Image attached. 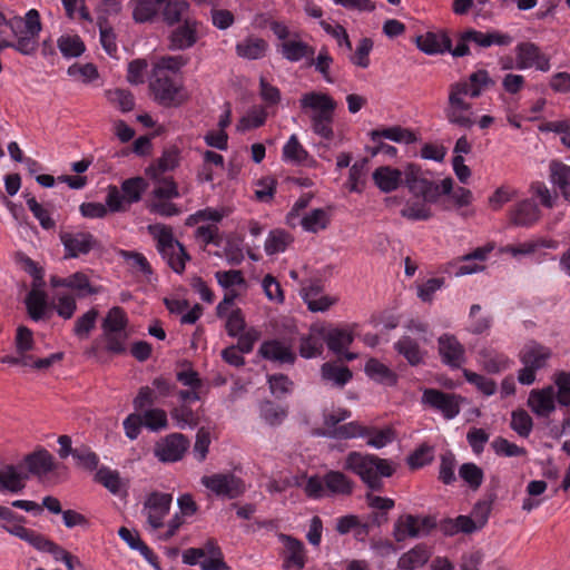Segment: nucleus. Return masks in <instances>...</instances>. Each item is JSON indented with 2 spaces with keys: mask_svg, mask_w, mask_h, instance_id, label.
Segmentation results:
<instances>
[{
  "mask_svg": "<svg viewBox=\"0 0 570 570\" xmlns=\"http://www.w3.org/2000/svg\"><path fill=\"white\" fill-rule=\"evenodd\" d=\"M278 50L282 57L291 62H297L302 59H308L314 57L315 49L307 42L297 39V35L294 39L283 41L278 46Z\"/></svg>",
  "mask_w": 570,
  "mask_h": 570,
  "instance_id": "393cba45",
  "label": "nucleus"
},
{
  "mask_svg": "<svg viewBox=\"0 0 570 570\" xmlns=\"http://www.w3.org/2000/svg\"><path fill=\"white\" fill-rule=\"evenodd\" d=\"M321 375L324 381L332 382L337 387H343L353 376L347 366L337 365L331 362H326L322 365Z\"/></svg>",
  "mask_w": 570,
  "mask_h": 570,
  "instance_id": "e433bc0d",
  "label": "nucleus"
},
{
  "mask_svg": "<svg viewBox=\"0 0 570 570\" xmlns=\"http://www.w3.org/2000/svg\"><path fill=\"white\" fill-rule=\"evenodd\" d=\"M330 218L327 213L322 208L311 210L302 218V226L306 232L317 233L325 229L328 225Z\"/></svg>",
  "mask_w": 570,
  "mask_h": 570,
  "instance_id": "603ef678",
  "label": "nucleus"
},
{
  "mask_svg": "<svg viewBox=\"0 0 570 570\" xmlns=\"http://www.w3.org/2000/svg\"><path fill=\"white\" fill-rule=\"evenodd\" d=\"M404 173L390 166L376 168L372 175L375 185L384 193L395 190L402 183Z\"/></svg>",
  "mask_w": 570,
  "mask_h": 570,
  "instance_id": "cd10ccee",
  "label": "nucleus"
},
{
  "mask_svg": "<svg viewBox=\"0 0 570 570\" xmlns=\"http://www.w3.org/2000/svg\"><path fill=\"white\" fill-rule=\"evenodd\" d=\"M466 96H469L466 81H456L451 83L449 87L446 107H472V105L465 100Z\"/></svg>",
  "mask_w": 570,
  "mask_h": 570,
  "instance_id": "680f3d73",
  "label": "nucleus"
},
{
  "mask_svg": "<svg viewBox=\"0 0 570 570\" xmlns=\"http://www.w3.org/2000/svg\"><path fill=\"white\" fill-rule=\"evenodd\" d=\"M69 288L78 292V296L82 297L86 295H94L99 292L98 287H94L88 276L82 272H76L75 274L68 276Z\"/></svg>",
  "mask_w": 570,
  "mask_h": 570,
  "instance_id": "69168bd1",
  "label": "nucleus"
},
{
  "mask_svg": "<svg viewBox=\"0 0 570 570\" xmlns=\"http://www.w3.org/2000/svg\"><path fill=\"white\" fill-rule=\"evenodd\" d=\"M171 502L170 493L154 491L146 497L142 513L151 529L157 530L164 527V519L170 511Z\"/></svg>",
  "mask_w": 570,
  "mask_h": 570,
  "instance_id": "0eeeda50",
  "label": "nucleus"
},
{
  "mask_svg": "<svg viewBox=\"0 0 570 570\" xmlns=\"http://www.w3.org/2000/svg\"><path fill=\"white\" fill-rule=\"evenodd\" d=\"M459 475L472 490H478L483 482V471L474 463H464L459 469Z\"/></svg>",
  "mask_w": 570,
  "mask_h": 570,
  "instance_id": "774afa93",
  "label": "nucleus"
},
{
  "mask_svg": "<svg viewBox=\"0 0 570 570\" xmlns=\"http://www.w3.org/2000/svg\"><path fill=\"white\" fill-rule=\"evenodd\" d=\"M41 288L32 287L24 301L28 314L33 321L41 320L47 308V295Z\"/></svg>",
  "mask_w": 570,
  "mask_h": 570,
  "instance_id": "58836bf2",
  "label": "nucleus"
},
{
  "mask_svg": "<svg viewBox=\"0 0 570 570\" xmlns=\"http://www.w3.org/2000/svg\"><path fill=\"white\" fill-rule=\"evenodd\" d=\"M308 157V153L301 145L296 135H292L283 148V158L286 161L299 165Z\"/></svg>",
  "mask_w": 570,
  "mask_h": 570,
  "instance_id": "864d4df0",
  "label": "nucleus"
},
{
  "mask_svg": "<svg viewBox=\"0 0 570 570\" xmlns=\"http://www.w3.org/2000/svg\"><path fill=\"white\" fill-rule=\"evenodd\" d=\"M26 203L29 210L39 220V224L45 229H53L56 222L50 217L47 208H45L37 199L31 195H26Z\"/></svg>",
  "mask_w": 570,
  "mask_h": 570,
  "instance_id": "6e6d98bb",
  "label": "nucleus"
},
{
  "mask_svg": "<svg viewBox=\"0 0 570 570\" xmlns=\"http://www.w3.org/2000/svg\"><path fill=\"white\" fill-rule=\"evenodd\" d=\"M404 184L409 190L423 197L424 202L436 203L440 197L439 185L424 177L422 168L413 163L404 167Z\"/></svg>",
  "mask_w": 570,
  "mask_h": 570,
  "instance_id": "20e7f679",
  "label": "nucleus"
},
{
  "mask_svg": "<svg viewBox=\"0 0 570 570\" xmlns=\"http://www.w3.org/2000/svg\"><path fill=\"white\" fill-rule=\"evenodd\" d=\"M492 86H494V80L485 69H480L471 73L469 76V81H466V89L469 91V97L471 98L480 97L484 89Z\"/></svg>",
  "mask_w": 570,
  "mask_h": 570,
  "instance_id": "a18cd8bd",
  "label": "nucleus"
},
{
  "mask_svg": "<svg viewBox=\"0 0 570 570\" xmlns=\"http://www.w3.org/2000/svg\"><path fill=\"white\" fill-rule=\"evenodd\" d=\"M551 357L550 348L537 343L529 342L520 351V361L523 365H529L535 370L546 366L547 361Z\"/></svg>",
  "mask_w": 570,
  "mask_h": 570,
  "instance_id": "b1692460",
  "label": "nucleus"
},
{
  "mask_svg": "<svg viewBox=\"0 0 570 570\" xmlns=\"http://www.w3.org/2000/svg\"><path fill=\"white\" fill-rule=\"evenodd\" d=\"M417 48L426 55L443 53L451 50V39L446 33L426 32L415 39Z\"/></svg>",
  "mask_w": 570,
  "mask_h": 570,
  "instance_id": "a878e982",
  "label": "nucleus"
},
{
  "mask_svg": "<svg viewBox=\"0 0 570 570\" xmlns=\"http://www.w3.org/2000/svg\"><path fill=\"white\" fill-rule=\"evenodd\" d=\"M170 416L181 430L187 426H197L200 420L198 411H194L189 404H179L173 407L170 410Z\"/></svg>",
  "mask_w": 570,
  "mask_h": 570,
  "instance_id": "a19ab883",
  "label": "nucleus"
},
{
  "mask_svg": "<svg viewBox=\"0 0 570 570\" xmlns=\"http://www.w3.org/2000/svg\"><path fill=\"white\" fill-rule=\"evenodd\" d=\"M480 364L488 373L497 374L507 370L510 365V360L494 351L483 350L479 353Z\"/></svg>",
  "mask_w": 570,
  "mask_h": 570,
  "instance_id": "ea45409f",
  "label": "nucleus"
},
{
  "mask_svg": "<svg viewBox=\"0 0 570 570\" xmlns=\"http://www.w3.org/2000/svg\"><path fill=\"white\" fill-rule=\"evenodd\" d=\"M28 473L18 470L13 464H6L0 469V493H20L26 488Z\"/></svg>",
  "mask_w": 570,
  "mask_h": 570,
  "instance_id": "6ab92c4d",
  "label": "nucleus"
},
{
  "mask_svg": "<svg viewBox=\"0 0 570 570\" xmlns=\"http://www.w3.org/2000/svg\"><path fill=\"white\" fill-rule=\"evenodd\" d=\"M324 484L331 495L348 497L355 488V482L350 476L336 470H331L324 474Z\"/></svg>",
  "mask_w": 570,
  "mask_h": 570,
  "instance_id": "5701e85b",
  "label": "nucleus"
},
{
  "mask_svg": "<svg viewBox=\"0 0 570 570\" xmlns=\"http://www.w3.org/2000/svg\"><path fill=\"white\" fill-rule=\"evenodd\" d=\"M23 462L28 469V475L43 476L53 471L55 460L51 453L40 448L24 456Z\"/></svg>",
  "mask_w": 570,
  "mask_h": 570,
  "instance_id": "f3484780",
  "label": "nucleus"
},
{
  "mask_svg": "<svg viewBox=\"0 0 570 570\" xmlns=\"http://www.w3.org/2000/svg\"><path fill=\"white\" fill-rule=\"evenodd\" d=\"M429 559L430 551L426 546L417 544L400 557L397 567L402 570H415L423 567Z\"/></svg>",
  "mask_w": 570,
  "mask_h": 570,
  "instance_id": "473e14b6",
  "label": "nucleus"
},
{
  "mask_svg": "<svg viewBox=\"0 0 570 570\" xmlns=\"http://www.w3.org/2000/svg\"><path fill=\"white\" fill-rule=\"evenodd\" d=\"M258 354L265 360L279 363L293 364L296 360L292 348L278 340L265 341L261 345Z\"/></svg>",
  "mask_w": 570,
  "mask_h": 570,
  "instance_id": "aec40b11",
  "label": "nucleus"
},
{
  "mask_svg": "<svg viewBox=\"0 0 570 570\" xmlns=\"http://www.w3.org/2000/svg\"><path fill=\"white\" fill-rule=\"evenodd\" d=\"M127 340V332L102 331L101 335L95 341L94 345L90 347V350H88L87 353L95 355L97 353L99 342H102L106 352L116 355L124 354L126 352Z\"/></svg>",
  "mask_w": 570,
  "mask_h": 570,
  "instance_id": "4be33fe9",
  "label": "nucleus"
},
{
  "mask_svg": "<svg viewBox=\"0 0 570 570\" xmlns=\"http://www.w3.org/2000/svg\"><path fill=\"white\" fill-rule=\"evenodd\" d=\"M142 420V425L150 431H159L168 426L167 413L159 407L145 410L139 413Z\"/></svg>",
  "mask_w": 570,
  "mask_h": 570,
  "instance_id": "8fccbe9b",
  "label": "nucleus"
},
{
  "mask_svg": "<svg viewBox=\"0 0 570 570\" xmlns=\"http://www.w3.org/2000/svg\"><path fill=\"white\" fill-rule=\"evenodd\" d=\"M235 49L238 57L256 60L266 55L268 43L262 38L247 37L243 41L238 42Z\"/></svg>",
  "mask_w": 570,
  "mask_h": 570,
  "instance_id": "2f4dec72",
  "label": "nucleus"
},
{
  "mask_svg": "<svg viewBox=\"0 0 570 570\" xmlns=\"http://www.w3.org/2000/svg\"><path fill=\"white\" fill-rule=\"evenodd\" d=\"M150 89L154 92L155 100L167 108L178 107L188 99L184 88L176 85L174 80L163 71L156 75V79L150 83Z\"/></svg>",
  "mask_w": 570,
  "mask_h": 570,
  "instance_id": "39448f33",
  "label": "nucleus"
},
{
  "mask_svg": "<svg viewBox=\"0 0 570 570\" xmlns=\"http://www.w3.org/2000/svg\"><path fill=\"white\" fill-rule=\"evenodd\" d=\"M554 396V389L551 385L542 390H532L528 399V406L538 416L547 417L556 409Z\"/></svg>",
  "mask_w": 570,
  "mask_h": 570,
  "instance_id": "dca6fc26",
  "label": "nucleus"
},
{
  "mask_svg": "<svg viewBox=\"0 0 570 570\" xmlns=\"http://www.w3.org/2000/svg\"><path fill=\"white\" fill-rule=\"evenodd\" d=\"M99 316V312L96 308H91L75 322L73 334L79 338H88L91 331L96 327V322Z\"/></svg>",
  "mask_w": 570,
  "mask_h": 570,
  "instance_id": "5fc2aeb1",
  "label": "nucleus"
},
{
  "mask_svg": "<svg viewBox=\"0 0 570 570\" xmlns=\"http://www.w3.org/2000/svg\"><path fill=\"white\" fill-rule=\"evenodd\" d=\"M1 528L8 533L18 537L19 539L28 542L37 550L42 551L47 542V538L35 530L24 528L21 524L7 525L2 524Z\"/></svg>",
  "mask_w": 570,
  "mask_h": 570,
  "instance_id": "4c0bfd02",
  "label": "nucleus"
},
{
  "mask_svg": "<svg viewBox=\"0 0 570 570\" xmlns=\"http://www.w3.org/2000/svg\"><path fill=\"white\" fill-rule=\"evenodd\" d=\"M148 230L157 240V249L163 258L167 261V264L174 272L181 274L190 256L185 247L174 238L171 228L158 224L149 225Z\"/></svg>",
  "mask_w": 570,
  "mask_h": 570,
  "instance_id": "7ed1b4c3",
  "label": "nucleus"
},
{
  "mask_svg": "<svg viewBox=\"0 0 570 570\" xmlns=\"http://www.w3.org/2000/svg\"><path fill=\"white\" fill-rule=\"evenodd\" d=\"M16 353L22 356H32L28 354L35 350V340L32 331L27 326H19L14 337Z\"/></svg>",
  "mask_w": 570,
  "mask_h": 570,
  "instance_id": "4d7b16f0",
  "label": "nucleus"
},
{
  "mask_svg": "<svg viewBox=\"0 0 570 570\" xmlns=\"http://www.w3.org/2000/svg\"><path fill=\"white\" fill-rule=\"evenodd\" d=\"M202 483L216 495L235 499L245 491V484L242 479L233 473H217L209 476H203Z\"/></svg>",
  "mask_w": 570,
  "mask_h": 570,
  "instance_id": "6e6552de",
  "label": "nucleus"
},
{
  "mask_svg": "<svg viewBox=\"0 0 570 570\" xmlns=\"http://www.w3.org/2000/svg\"><path fill=\"white\" fill-rule=\"evenodd\" d=\"M464 40H471V42L481 48H489L493 45L500 47L510 46L513 38L500 31L482 32L475 29H468L464 31Z\"/></svg>",
  "mask_w": 570,
  "mask_h": 570,
  "instance_id": "412c9836",
  "label": "nucleus"
},
{
  "mask_svg": "<svg viewBox=\"0 0 570 570\" xmlns=\"http://www.w3.org/2000/svg\"><path fill=\"white\" fill-rule=\"evenodd\" d=\"M393 538L396 542H403L407 538H419L420 531L416 524V515L402 514L400 515L393 528Z\"/></svg>",
  "mask_w": 570,
  "mask_h": 570,
  "instance_id": "f704fd0d",
  "label": "nucleus"
},
{
  "mask_svg": "<svg viewBox=\"0 0 570 570\" xmlns=\"http://www.w3.org/2000/svg\"><path fill=\"white\" fill-rule=\"evenodd\" d=\"M128 317L119 306L111 307L101 323V331L126 332Z\"/></svg>",
  "mask_w": 570,
  "mask_h": 570,
  "instance_id": "49530a36",
  "label": "nucleus"
},
{
  "mask_svg": "<svg viewBox=\"0 0 570 570\" xmlns=\"http://www.w3.org/2000/svg\"><path fill=\"white\" fill-rule=\"evenodd\" d=\"M336 101L328 95L320 91H309L299 98L301 110L308 115L314 134L332 139L334 136L333 121Z\"/></svg>",
  "mask_w": 570,
  "mask_h": 570,
  "instance_id": "f03ea898",
  "label": "nucleus"
},
{
  "mask_svg": "<svg viewBox=\"0 0 570 570\" xmlns=\"http://www.w3.org/2000/svg\"><path fill=\"white\" fill-rule=\"evenodd\" d=\"M59 237L66 252L65 258L87 255L99 245V242L89 232H61Z\"/></svg>",
  "mask_w": 570,
  "mask_h": 570,
  "instance_id": "1a4fd4ad",
  "label": "nucleus"
},
{
  "mask_svg": "<svg viewBox=\"0 0 570 570\" xmlns=\"http://www.w3.org/2000/svg\"><path fill=\"white\" fill-rule=\"evenodd\" d=\"M72 458L77 461L78 466L87 471L96 470L99 464L98 455L86 445L75 448Z\"/></svg>",
  "mask_w": 570,
  "mask_h": 570,
  "instance_id": "0e129e2a",
  "label": "nucleus"
},
{
  "mask_svg": "<svg viewBox=\"0 0 570 570\" xmlns=\"http://www.w3.org/2000/svg\"><path fill=\"white\" fill-rule=\"evenodd\" d=\"M510 425L520 436L527 438L532 431L533 422L527 411L519 409L512 412Z\"/></svg>",
  "mask_w": 570,
  "mask_h": 570,
  "instance_id": "e2e57ef3",
  "label": "nucleus"
},
{
  "mask_svg": "<svg viewBox=\"0 0 570 570\" xmlns=\"http://www.w3.org/2000/svg\"><path fill=\"white\" fill-rule=\"evenodd\" d=\"M98 27L100 33V43L104 50L109 55L114 56L117 52L116 33L114 29L108 24L106 18H98Z\"/></svg>",
  "mask_w": 570,
  "mask_h": 570,
  "instance_id": "13d9d810",
  "label": "nucleus"
},
{
  "mask_svg": "<svg viewBox=\"0 0 570 570\" xmlns=\"http://www.w3.org/2000/svg\"><path fill=\"white\" fill-rule=\"evenodd\" d=\"M164 21L169 24L183 23L190 17V6L185 0L167 1L163 9Z\"/></svg>",
  "mask_w": 570,
  "mask_h": 570,
  "instance_id": "72a5a7b5",
  "label": "nucleus"
},
{
  "mask_svg": "<svg viewBox=\"0 0 570 570\" xmlns=\"http://www.w3.org/2000/svg\"><path fill=\"white\" fill-rule=\"evenodd\" d=\"M57 45L66 58L80 57L86 50L85 42L78 35H63L58 39Z\"/></svg>",
  "mask_w": 570,
  "mask_h": 570,
  "instance_id": "c03bdc74",
  "label": "nucleus"
},
{
  "mask_svg": "<svg viewBox=\"0 0 570 570\" xmlns=\"http://www.w3.org/2000/svg\"><path fill=\"white\" fill-rule=\"evenodd\" d=\"M364 370L366 375L376 383L393 386L397 382L396 373L376 358H370Z\"/></svg>",
  "mask_w": 570,
  "mask_h": 570,
  "instance_id": "7c9ffc66",
  "label": "nucleus"
},
{
  "mask_svg": "<svg viewBox=\"0 0 570 570\" xmlns=\"http://www.w3.org/2000/svg\"><path fill=\"white\" fill-rule=\"evenodd\" d=\"M463 376L485 396L493 395L497 391V383L492 379H488L466 368L463 370Z\"/></svg>",
  "mask_w": 570,
  "mask_h": 570,
  "instance_id": "052dcab7",
  "label": "nucleus"
},
{
  "mask_svg": "<svg viewBox=\"0 0 570 570\" xmlns=\"http://www.w3.org/2000/svg\"><path fill=\"white\" fill-rule=\"evenodd\" d=\"M395 351L402 355L411 366H416L424 362L426 352L411 336H402L395 344Z\"/></svg>",
  "mask_w": 570,
  "mask_h": 570,
  "instance_id": "c756f323",
  "label": "nucleus"
},
{
  "mask_svg": "<svg viewBox=\"0 0 570 570\" xmlns=\"http://www.w3.org/2000/svg\"><path fill=\"white\" fill-rule=\"evenodd\" d=\"M464 397L454 393H446L438 389H425L422 403L442 413L446 420L454 419L461 411Z\"/></svg>",
  "mask_w": 570,
  "mask_h": 570,
  "instance_id": "423d86ee",
  "label": "nucleus"
},
{
  "mask_svg": "<svg viewBox=\"0 0 570 570\" xmlns=\"http://www.w3.org/2000/svg\"><path fill=\"white\" fill-rule=\"evenodd\" d=\"M63 358V353L58 352L53 353L45 358H35L33 356H22V355H7L0 358L1 363L11 364V365H21V366H30L36 370H46L49 368L56 362H59Z\"/></svg>",
  "mask_w": 570,
  "mask_h": 570,
  "instance_id": "bb28decb",
  "label": "nucleus"
},
{
  "mask_svg": "<svg viewBox=\"0 0 570 570\" xmlns=\"http://www.w3.org/2000/svg\"><path fill=\"white\" fill-rule=\"evenodd\" d=\"M370 137L372 141L385 138L395 142L411 144L416 140L415 135L411 130L402 128L401 126L372 130Z\"/></svg>",
  "mask_w": 570,
  "mask_h": 570,
  "instance_id": "c9c22d12",
  "label": "nucleus"
},
{
  "mask_svg": "<svg viewBox=\"0 0 570 570\" xmlns=\"http://www.w3.org/2000/svg\"><path fill=\"white\" fill-rule=\"evenodd\" d=\"M317 434L335 440H348L355 438H365L366 435L371 434V430L370 428L353 421L342 424L335 430H322L317 432Z\"/></svg>",
  "mask_w": 570,
  "mask_h": 570,
  "instance_id": "c85d7f7f",
  "label": "nucleus"
},
{
  "mask_svg": "<svg viewBox=\"0 0 570 570\" xmlns=\"http://www.w3.org/2000/svg\"><path fill=\"white\" fill-rule=\"evenodd\" d=\"M292 236L283 229H274L265 242V250L268 255L284 252L292 243Z\"/></svg>",
  "mask_w": 570,
  "mask_h": 570,
  "instance_id": "3c124183",
  "label": "nucleus"
},
{
  "mask_svg": "<svg viewBox=\"0 0 570 570\" xmlns=\"http://www.w3.org/2000/svg\"><path fill=\"white\" fill-rule=\"evenodd\" d=\"M199 22L195 18H186L185 22L175 28L169 36V49L185 50L193 47L197 40Z\"/></svg>",
  "mask_w": 570,
  "mask_h": 570,
  "instance_id": "f8f14e48",
  "label": "nucleus"
},
{
  "mask_svg": "<svg viewBox=\"0 0 570 570\" xmlns=\"http://www.w3.org/2000/svg\"><path fill=\"white\" fill-rule=\"evenodd\" d=\"M444 115L451 125L461 128L470 129L475 124L472 107H445Z\"/></svg>",
  "mask_w": 570,
  "mask_h": 570,
  "instance_id": "37998d69",
  "label": "nucleus"
},
{
  "mask_svg": "<svg viewBox=\"0 0 570 570\" xmlns=\"http://www.w3.org/2000/svg\"><path fill=\"white\" fill-rule=\"evenodd\" d=\"M279 540L284 543V569L296 568L302 570L306 563L305 548L301 540L287 535L279 534Z\"/></svg>",
  "mask_w": 570,
  "mask_h": 570,
  "instance_id": "2eb2a0df",
  "label": "nucleus"
},
{
  "mask_svg": "<svg viewBox=\"0 0 570 570\" xmlns=\"http://www.w3.org/2000/svg\"><path fill=\"white\" fill-rule=\"evenodd\" d=\"M433 459V448L424 443L407 456L406 462L412 470H415L430 464Z\"/></svg>",
  "mask_w": 570,
  "mask_h": 570,
  "instance_id": "338daca9",
  "label": "nucleus"
},
{
  "mask_svg": "<svg viewBox=\"0 0 570 570\" xmlns=\"http://www.w3.org/2000/svg\"><path fill=\"white\" fill-rule=\"evenodd\" d=\"M324 337L323 332L309 333L303 336L299 343V355L304 358L317 357L323 352Z\"/></svg>",
  "mask_w": 570,
  "mask_h": 570,
  "instance_id": "79ce46f5",
  "label": "nucleus"
},
{
  "mask_svg": "<svg viewBox=\"0 0 570 570\" xmlns=\"http://www.w3.org/2000/svg\"><path fill=\"white\" fill-rule=\"evenodd\" d=\"M323 337L324 342L327 344V347L335 353H341L353 342V335L351 332L338 328L323 333Z\"/></svg>",
  "mask_w": 570,
  "mask_h": 570,
  "instance_id": "de8ad7c7",
  "label": "nucleus"
},
{
  "mask_svg": "<svg viewBox=\"0 0 570 570\" xmlns=\"http://www.w3.org/2000/svg\"><path fill=\"white\" fill-rule=\"evenodd\" d=\"M343 470L356 474L370 490L382 491V479L392 476L396 464L375 454L351 451L344 459Z\"/></svg>",
  "mask_w": 570,
  "mask_h": 570,
  "instance_id": "f257e3e1",
  "label": "nucleus"
},
{
  "mask_svg": "<svg viewBox=\"0 0 570 570\" xmlns=\"http://www.w3.org/2000/svg\"><path fill=\"white\" fill-rule=\"evenodd\" d=\"M509 223L515 227H529L541 217V210L532 199H523L511 207Z\"/></svg>",
  "mask_w": 570,
  "mask_h": 570,
  "instance_id": "4468645a",
  "label": "nucleus"
},
{
  "mask_svg": "<svg viewBox=\"0 0 570 570\" xmlns=\"http://www.w3.org/2000/svg\"><path fill=\"white\" fill-rule=\"evenodd\" d=\"M517 67L519 69H528L535 67L538 70L548 71L550 69V61L544 56L540 48L532 42H521L515 48Z\"/></svg>",
  "mask_w": 570,
  "mask_h": 570,
  "instance_id": "9b49d317",
  "label": "nucleus"
},
{
  "mask_svg": "<svg viewBox=\"0 0 570 570\" xmlns=\"http://www.w3.org/2000/svg\"><path fill=\"white\" fill-rule=\"evenodd\" d=\"M147 187L148 184L142 177H132L124 180L121 184L124 199L130 204L139 202Z\"/></svg>",
  "mask_w": 570,
  "mask_h": 570,
  "instance_id": "09e8293b",
  "label": "nucleus"
},
{
  "mask_svg": "<svg viewBox=\"0 0 570 570\" xmlns=\"http://www.w3.org/2000/svg\"><path fill=\"white\" fill-rule=\"evenodd\" d=\"M180 161V149L173 145L164 149L157 161L146 169V175L151 179H159L166 171L174 170Z\"/></svg>",
  "mask_w": 570,
  "mask_h": 570,
  "instance_id": "a211bd4d",
  "label": "nucleus"
},
{
  "mask_svg": "<svg viewBox=\"0 0 570 570\" xmlns=\"http://www.w3.org/2000/svg\"><path fill=\"white\" fill-rule=\"evenodd\" d=\"M107 99L118 107L122 112L131 111L135 108V99L130 91L116 88L106 92Z\"/></svg>",
  "mask_w": 570,
  "mask_h": 570,
  "instance_id": "bf43d9fd",
  "label": "nucleus"
},
{
  "mask_svg": "<svg viewBox=\"0 0 570 570\" xmlns=\"http://www.w3.org/2000/svg\"><path fill=\"white\" fill-rule=\"evenodd\" d=\"M439 353L442 362L453 368H460L465 363L464 346L455 336L443 334L439 337Z\"/></svg>",
  "mask_w": 570,
  "mask_h": 570,
  "instance_id": "ddd939ff",
  "label": "nucleus"
},
{
  "mask_svg": "<svg viewBox=\"0 0 570 570\" xmlns=\"http://www.w3.org/2000/svg\"><path fill=\"white\" fill-rule=\"evenodd\" d=\"M189 446V440L180 433L167 435L155 446V456L161 462L179 461Z\"/></svg>",
  "mask_w": 570,
  "mask_h": 570,
  "instance_id": "9d476101",
  "label": "nucleus"
}]
</instances>
